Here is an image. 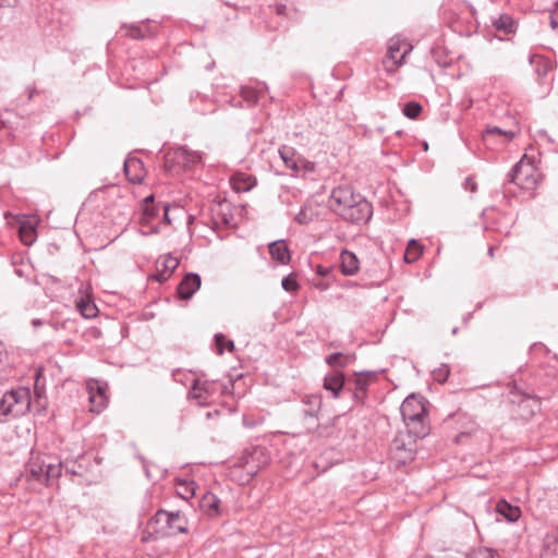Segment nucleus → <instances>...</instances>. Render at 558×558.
Segmentation results:
<instances>
[{"label":"nucleus","instance_id":"39448f33","mask_svg":"<svg viewBox=\"0 0 558 558\" xmlns=\"http://www.w3.org/2000/svg\"><path fill=\"white\" fill-rule=\"evenodd\" d=\"M509 181L523 190H534L538 182V173L530 161L522 158L509 173Z\"/></svg>","mask_w":558,"mask_h":558},{"label":"nucleus","instance_id":"6ab92c4d","mask_svg":"<svg viewBox=\"0 0 558 558\" xmlns=\"http://www.w3.org/2000/svg\"><path fill=\"white\" fill-rule=\"evenodd\" d=\"M143 163L137 158L126 159L124 162V171L132 183H141L144 175L142 173Z\"/></svg>","mask_w":558,"mask_h":558},{"label":"nucleus","instance_id":"6e6552de","mask_svg":"<svg viewBox=\"0 0 558 558\" xmlns=\"http://www.w3.org/2000/svg\"><path fill=\"white\" fill-rule=\"evenodd\" d=\"M11 415L21 416L31 408V391L28 388L20 387L5 392Z\"/></svg>","mask_w":558,"mask_h":558},{"label":"nucleus","instance_id":"20e7f679","mask_svg":"<svg viewBox=\"0 0 558 558\" xmlns=\"http://www.w3.org/2000/svg\"><path fill=\"white\" fill-rule=\"evenodd\" d=\"M150 525H155V532L162 535H172L186 531L184 520L179 512H168L159 510L150 521Z\"/></svg>","mask_w":558,"mask_h":558},{"label":"nucleus","instance_id":"f257e3e1","mask_svg":"<svg viewBox=\"0 0 558 558\" xmlns=\"http://www.w3.org/2000/svg\"><path fill=\"white\" fill-rule=\"evenodd\" d=\"M329 207L332 213L352 223L366 222L372 217V205L350 185L332 189Z\"/></svg>","mask_w":558,"mask_h":558},{"label":"nucleus","instance_id":"f03ea898","mask_svg":"<svg viewBox=\"0 0 558 558\" xmlns=\"http://www.w3.org/2000/svg\"><path fill=\"white\" fill-rule=\"evenodd\" d=\"M400 412L407 429L416 437H425L429 427L427 425V410L425 400L416 395L407 397L400 407Z\"/></svg>","mask_w":558,"mask_h":558},{"label":"nucleus","instance_id":"49530a36","mask_svg":"<svg viewBox=\"0 0 558 558\" xmlns=\"http://www.w3.org/2000/svg\"><path fill=\"white\" fill-rule=\"evenodd\" d=\"M464 189L466 191H470L471 193H475L476 192L477 185H476L475 181L471 177H468L464 180Z\"/></svg>","mask_w":558,"mask_h":558},{"label":"nucleus","instance_id":"c9c22d12","mask_svg":"<svg viewBox=\"0 0 558 558\" xmlns=\"http://www.w3.org/2000/svg\"><path fill=\"white\" fill-rule=\"evenodd\" d=\"M281 287L287 292H295L300 286L296 281L295 275L290 274L289 276L282 279Z\"/></svg>","mask_w":558,"mask_h":558},{"label":"nucleus","instance_id":"13d9d810","mask_svg":"<svg viewBox=\"0 0 558 558\" xmlns=\"http://www.w3.org/2000/svg\"><path fill=\"white\" fill-rule=\"evenodd\" d=\"M34 94H35V88L34 87H28V99H32Z\"/></svg>","mask_w":558,"mask_h":558},{"label":"nucleus","instance_id":"4468645a","mask_svg":"<svg viewBox=\"0 0 558 558\" xmlns=\"http://www.w3.org/2000/svg\"><path fill=\"white\" fill-rule=\"evenodd\" d=\"M340 268L344 276H354L360 269V262L356 255L343 250L340 254Z\"/></svg>","mask_w":558,"mask_h":558},{"label":"nucleus","instance_id":"aec40b11","mask_svg":"<svg viewBox=\"0 0 558 558\" xmlns=\"http://www.w3.org/2000/svg\"><path fill=\"white\" fill-rule=\"evenodd\" d=\"M496 512L502 515L509 522H515L521 515V510L519 507L512 506L504 499L497 502Z\"/></svg>","mask_w":558,"mask_h":558},{"label":"nucleus","instance_id":"5fc2aeb1","mask_svg":"<svg viewBox=\"0 0 558 558\" xmlns=\"http://www.w3.org/2000/svg\"><path fill=\"white\" fill-rule=\"evenodd\" d=\"M304 414L306 417H310V418L316 417V413L313 410H306V411H304Z\"/></svg>","mask_w":558,"mask_h":558},{"label":"nucleus","instance_id":"0e129e2a","mask_svg":"<svg viewBox=\"0 0 558 558\" xmlns=\"http://www.w3.org/2000/svg\"><path fill=\"white\" fill-rule=\"evenodd\" d=\"M555 5H556V9H558V1L555 3Z\"/></svg>","mask_w":558,"mask_h":558},{"label":"nucleus","instance_id":"f8f14e48","mask_svg":"<svg viewBox=\"0 0 558 558\" xmlns=\"http://www.w3.org/2000/svg\"><path fill=\"white\" fill-rule=\"evenodd\" d=\"M210 388L211 385L207 380L194 379L189 391V398L195 400L198 405H204L211 395Z\"/></svg>","mask_w":558,"mask_h":558},{"label":"nucleus","instance_id":"37998d69","mask_svg":"<svg viewBox=\"0 0 558 558\" xmlns=\"http://www.w3.org/2000/svg\"><path fill=\"white\" fill-rule=\"evenodd\" d=\"M465 558H494V554L490 549L480 548L469 554Z\"/></svg>","mask_w":558,"mask_h":558},{"label":"nucleus","instance_id":"603ef678","mask_svg":"<svg viewBox=\"0 0 558 558\" xmlns=\"http://www.w3.org/2000/svg\"><path fill=\"white\" fill-rule=\"evenodd\" d=\"M35 225L34 222H32L31 220H23L21 222V226H20V229H28V228H35Z\"/></svg>","mask_w":558,"mask_h":558},{"label":"nucleus","instance_id":"423d86ee","mask_svg":"<svg viewBox=\"0 0 558 558\" xmlns=\"http://www.w3.org/2000/svg\"><path fill=\"white\" fill-rule=\"evenodd\" d=\"M412 51V46L407 40L393 37L388 43L387 56L384 60L385 70L395 72L403 64L405 57Z\"/></svg>","mask_w":558,"mask_h":558},{"label":"nucleus","instance_id":"cd10ccee","mask_svg":"<svg viewBox=\"0 0 558 558\" xmlns=\"http://www.w3.org/2000/svg\"><path fill=\"white\" fill-rule=\"evenodd\" d=\"M493 25L496 29L504 32V34H510L514 31L513 20L508 14H502L494 20Z\"/></svg>","mask_w":558,"mask_h":558},{"label":"nucleus","instance_id":"0eeeda50","mask_svg":"<svg viewBox=\"0 0 558 558\" xmlns=\"http://www.w3.org/2000/svg\"><path fill=\"white\" fill-rule=\"evenodd\" d=\"M202 156L198 151L190 150L185 147H179L172 153L166 155L165 166L172 170L175 166L186 169L201 162Z\"/></svg>","mask_w":558,"mask_h":558},{"label":"nucleus","instance_id":"9d476101","mask_svg":"<svg viewBox=\"0 0 558 558\" xmlns=\"http://www.w3.org/2000/svg\"><path fill=\"white\" fill-rule=\"evenodd\" d=\"M202 279L198 274L187 272L177 288V295L181 300H190L199 290Z\"/></svg>","mask_w":558,"mask_h":558},{"label":"nucleus","instance_id":"ddd939ff","mask_svg":"<svg viewBox=\"0 0 558 558\" xmlns=\"http://www.w3.org/2000/svg\"><path fill=\"white\" fill-rule=\"evenodd\" d=\"M324 389L331 392L333 398H339L343 389H345V380L342 372H332L325 376Z\"/></svg>","mask_w":558,"mask_h":558},{"label":"nucleus","instance_id":"dca6fc26","mask_svg":"<svg viewBox=\"0 0 558 558\" xmlns=\"http://www.w3.org/2000/svg\"><path fill=\"white\" fill-rule=\"evenodd\" d=\"M278 154L284 166L292 170L294 175H299V162L301 156H298L295 150L289 146H282L279 148Z\"/></svg>","mask_w":558,"mask_h":558},{"label":"nucleus","instance_id":"79ce46f5","mask_svg":"<svg viewBox=\"0 0 558 558\" xmlns=\"http://www.w3.org/2000/svg\"><path fill=\"white\" fill-rule=\"evenodd\" d=\"M449 374H450V372H449V368L447 365H442L441 367H439L433 372L434 379L439 383L446 381Z\"/></svg>","mask_w":558,"mask_h":558},{"label":"nucleus","instance_id":"4be33fe9","mask_svg":"<svg viewBox=\"0 0 558 558\" xmlns=\"http://www.w3.org/2000/svg\"><path fill=\"white\" fill-rule=\"evenodd\" d=\"M46 466L47 463L44 460L33 457L26 465V471L33 480L43 483Z\"/></svg>","mask_w":558,"mask_h":558},{"label":"nucleus","instance_id":"f3484780","mask_svg":"<svg viewBox=\"0 0 558 558\" xmlns=\"http://www.w3.org/2000/svg\"><path fill=\"white\" fill-rule=\"evenodd\" d=\"M319 216L318 205L314 202H306L295 216V221L300 225H308Z\"/></svg>","mask_w":558,"mask_h":558},{"label":"nucleus","instance_id":"e433bc0d","mask_svg":"<svg viewBox=\"0 0 558 558\" xmlns=\"http://www.w3.org/2000/svg\"><path fill=\"white\" fill-rule=\"evenodd\" d=\"M368 387V380L366 378H363V377H357L354 379V398L355 399H361L362 398V395L366 391Z\"/></svg>","mask_w":558,"mask_h":558},{"label":"nucleus","instance_id":"a211bd4d","mask_svg":"<svg viewBox=\"0 0 558 558\" xmlns=\"http://www.w3.org/2000/svg\"><path fill=\"white\" fill-rule=\"evenodd\" d=\"M269 254L272 259L280 264H288L290 262V252L284 240L271 242L269 244Z\"/></svg>","mask_w":558,"mask_h":558},{"label":"nucleus","instance_id":"e2e57ef3","mask_svg":"<svg viewBox=\"0 0 558 558\" xmlns=\"http://www.w3.org/2000/svg\"><path fill=\"white\" fill-rule=\"evenodd\" d=\"M458 332V328H453L452 333L456 335Z\"/></svg>","mask_w":558,"mask_h":558},{"label":"nucleus","instance_id":"680f3d73","mask_svg":"<svg viewBox=\"0 0 558 558\" xmlns=\"http://www.w3.org/2000/svg\"><path fill=\"white\" fill-rule=\"evenodd\" d=\"M318 288L322 289V290H326V289H328V284L327 283H320V284H318Z\"/></svg>","mask_w":558,"mask_h":558},{"label":"nucleus","instance_id":"2f4dec72","mask_svg":"<svg viewBox=\"0 0 558 558\" xmlns=\"http://www.w3.org/2000/svg\"><path fill=\"white\" fill-rule=\"evenodd\" d=\"M326 363L329 366L345 367L349 364L350 356L343 355L341 352H335L326 357Z\"/></svg>","mask_w":558,"mask_h":558},{"label":"nucleus","instance_id":"c85d7f7f","mask_svg":"<svg viewBox=\"0 0 558 558\" xmlns=\"http://www.w3.org/2000/svg\"><path fill=\"white\" fill-rule=\"evenodd\" d=\"M532 63L535 65V71L539 77L546 76L551 70V64L549 60L544 57H534L532 59Z\"/></svg>","mask_w":558,"mask_h":558},{"label":"nucleus","instance_id":"412c9836","mask_svg":"<svg viewBox=\"0 0 558 558\" xmlns=\"http://www.w3.org/2000/svg\"><path fill=\"white\" fill-rule=\"evenodd\" d=\"M219 502L220 500L215 494L207 492L202 496L199 507L204 513L211 517L218 514Z\"/></svg>","mask_w":558,"mask_h":558},{"label":"nucleus","instance_id":"5701e85b","mask_svg":"<svg viewBox=\"0 0 558 558\" xmlns=\"http://www.w3.org/2000/svg\"><path fill=\"white\" fill-rule=\"evenodd\" d=\"M541 558H558V533L545 536Z\"/></svg>","mask_w":558,"mask_h":558},{"label":"nucleus","instance_id":"a19ab883","mask_svg":"<svg viewBox=\"0 0 558 558\" xmlns=\"http://www.w3.org/2000/svg\"><path fill=\"white\" fill-rule=\"evenodd\" d=\"M315 170V165L314 162L312 161H308L304 158H300V162H299V175L300 174H306V173H311Z\"/></svg>","mask_w":558,"mask_h":558},{"label":"nucleus","instance_id":"052dcab7","mask_svg":"<svg viewBox=\"0 0 558 558\" xmlns=\"http://www.w3.org/2000/svg\"><path fill=\"white\" fill-rule=\"evenodd\" d=\"M494 251H495V247H494V246H490V247L488 248V254H489V256H490V257H494Z\"/></svg>","mask_w":558,"mask_h":558},{"label":"nucleus","instance_id":"f704fd0d","mask_svg":"<svg viewBox=\"0 0 558 558\" xmlns=\"http://www.w3.org/2000/svg\"><path fill=\"white\" fill-rule=\"evenodd\" d=\"M19 235L25 245H32L37 238L35 228L19 229Z\"/></svg>","mask_w":558,"mask_h":558},{"label":"nucleus","instance_id":"ea45409f","mask_svg":"<svg viewBox=\"0 0 558 558\" xmlns=\"http://www.w3.org/2000/svg\"><path fill=\"white\" fill-rule=\"evenodd\" d=\"M180 487L183 489L179 494L184 498L187 499L189 497H192L195 495L196 484L194 482H184L180 484Z\"/></svg>","mask_w":558,"mask_h":558},{"label":"nucleus","instance_id":"b1692460","mask_svg":"<svg viewBox=\"0 0 558 558\" xmlns=\"http://www.w3.org/2000/svg\"><path fill=\"white\" fill-rule=\"evenodd\" d=\"M76 308L84 318H94L98 313L96 304L88 298H81L77 300Z\"/></svg>","mask_w":558,"mask_h":558},{"label":"nucleus","instance_id":"58836bf2","mask_svg":"<svg viewBox=\"0 0 558 558\" xmlns=\"http://www.w3.org/2000/svg\"><path fill=\"white\" fill-rule=\"evenodd\" d=\"M241 96L244 100L252 105L256 104L259 97L258 92L252 87H242Z\"/></svg>","mask_w":558,"mask_h":558},{"label":"nucleus","instance_id":"de8ad7c7","mask_svg":"<svg viewBox=\"0 0 558 558\" xmlns=\"http://www.w3.org/2000/svg\"><path fill=\"white\" fill-rule=\"evenodd\" d=\"M316 272L322 277H327L332 272V267L318 265L316 267Z\"/></svg>","mask_w":558,"mask_h":558},{"label":"nucleus","instance_id":"c756f323","mask_svg":"<svg viewBox=\"0 0 558 558\" xmlns=\"http://www.w3.org/2000/svg\"><path fill=\"white\" fill-rule=\"evenodd\" d=\"M11 371L8 367V353L5 344L0 341V383L10 376Z\"/></svg>","mask_w":558,"mask_h":558},{"label":"nucleus","instance_id":"4c0bfd02","mask_svg":"<svg viewBox=\"0 0 558 558\" xmlns=\"http://www.w3.org/2000/svg\"><path fill=\"white\" fill-rule=\"evenodd\" d=\"M215 342L217 347V351L219 354L223 353V344L227 342V348L229 351H232L234 349V343L231 340H226V337L222 333H216L215 335Z\"/></svg>","mask_w":558,"mask_h":558},{"label":"nucleus","instance_id":"3c124183","mask_svg":"<svg viewBox=\"0 0 558 558\" xmlns=\"http://www.w3.org/2000/svg\"><path fill=\"white\" fill-rule=\"evenodd\" d=\"M143 466H144V470H145V474H146V476H147L148 478H150V480H154V478H155V475L153 474V472H151V470H150V466H151V465H150V463H146V462H145Z\"/></svg>","mask_w":558,"mask_h":558},{"label":"nucleus","instance_id":"1a4fd4ad","mask_svg":"<svg viewBox=\"0 0 558 558\" xmlns=\"http://www.w3.org/2000/svg\"><path fill=\"white\" fill-rule=\"evenodd\" d=\"M179 264L180 260L171 254L160 256L156 262V272L151 278L160 283L167 281Z\"/></svg>","mask_w":558,"mask_h":558},{"label":"nucleus","instance_id":"2eb2a0df","mask_svg":"<svg viewBox=\"0 0 558 558\" xmlns=\"http://www.w3.org/2000/svg\"><path fill=\"white\" fill-rule=\"evenodd\" d=\"M166 203H155L154 195L144 198L142 223H148L162 210Z\"/></svg>","mask_w":558,"mask_h":558},{"label":"nucleus","instance_id":"7ed1b4c3","mask_svg":"<svg viewBox=\"0 0 558 558\" xmlns=\"http://www.w3.org/2000/svg\"><path fill=\"white\" fill-rule=\"evenodd\" d=\"M420 437L414 436L408 429L407 433H399L396 435L391 442V452L393 459L399 464H407L414 459L416 452V439Z\"/></svg>","mask_w":558,"mask_h":558},{"label":"nucleus","instance_id":"6e6d98bb","mask_svg":"<svg viewBox=\"0 0 558 558\" xmlns=\"http://www.w3.org/2000/svg\"><path fill=\"white\" fill-rule=\"evenodd\" d=\"M550 27L551 29H556L558 27V22L553 16H550Z\"/></svg>","mask_w":558,"mask_h":558},{"label":"nucleus","instance_id":"bb28decb","mask_svg":"<svg viewBox=\"0 0 558 558\" xmlns=\"http://www.w3.org/2000/svg\"><path fill=\"white\" fill-rule=\"evenodd\" d=\"M423 253L422 246L415 239H411L408 243L405 253H404V262L408 264H412L416 262Z\"/></svg>","mask_w":558,"mask_h":558},{"label":"nucleus","instance_id":"473e14b6","mask_svg":"<svg viewBox=\"0 0 558 558\" xmlns=\"http://www.w3.org/2000/svg\"><path fill=\"white\" fill-rule=\"evenodd\" d=\"M264 450L262 448H254L253 451L248 456H244L245 460L244 465L246 466V471L250 474H255L257 472L258 466L251 465V461H253L256 457L263 456Z\"/></svg>","mask_w":558,"mask_h":558},{"label":"nucleus","instance_id":"7c9ffc66","mask_svg":"<svg viewBox=\"0 0 558 558\" xmlns=\"http://www.w3.org/2000/svg\"><path fill=\"white\" fill-rule=\"evenodd\" d=\"M61 468H62V465L60 463L59 464L47 463L43 483H45L46 485H49L51 483V481L58 478L61 475Z\"/></svg>","mask_w":558,"mask_h":558},{"label":"nucleus","instance_id":"9b49d317","mask_svg":"<svg viewBox=\"0 0 558 558\" xmlns=\"http://www.w3.org/2000/svg\"><path fill=\"white\" fill-rule=\"evenodd\" d=\"M515 136L513 131H506L498 126H487L483 132V141L485 145L493 148L495 144L506 145Z\"/></svg>","mask_w":558,"mask_h":558},{"label":"nucleus","instance_id":"8fccbe9b","mask_svg":"<svg viewBox=\"0 0 558 558\" xmlns=\"http://www.w3.org/2000/svg\"><path fill=\"white\" fill-rule=\"evenodd\" d=\"M162 219H163V222L165 223H170V218H169V205L168 204H165L162 210Z\"/></svg>","mask_w":558,"mask_h":558},{"label":"nucleus","instance_id":"a18cd8bd","mask_svg":"<svg viewBox=\"0 0 558 558\" xmlns=\"http://www.w3.org/2000/svg\"><path fill=\"white\" fill-rule=\"evenodd\" d=\"M88 385H94L95 395H100L101 397L107 396V385H100L97 380H93L88 383Z\"/></svg>","mask_w":558,"mask_h":558},{"label":"nucleus","instance_id":"09e8293b","mask_svg":"<svg viewBox=\"0 0 558 558\" xmlns=\"http://www.w3.org/2000/svg\"><path fill=\"white\" fill-rule=\"evenodd\" d=\"M19 0H0V9L2 8H15Z\"/></svg>","mask_w":558,"mask_h":558},{"label":"nucleus","instance_id":"864d4df0","mask_svg":"<svg viewBox=\"0 0 558 558\" xmlns=\"http://www.w3.org/2000/svg\"><path fill=\"white\" fill-rule=\"evenodd\" d=\"M438 558H459L458 554L456 553H444L441 556H439Z\"/></svg>","mask_w":558,"mask_h":558},{"label":"nucleus","instance_id":"72a5a7b5","mask_svg":"<svg viewBox=\"0 0 558 558\" xmlns=\"http://www.w3.org/2000/svg\"><path fill=\"white\" fill-rule=\"evenodd\" d=\"M422 111V106L416 101H409L404 105L402 112L407 118L415 119Z\"/></svg>","mask_w":558,"mask_h":558},{"label":"nucleus","instance_id":"c03bdc74","mask_svg":"<svg viewBox=\"0 0 558 558\" xmlns=\"http://www.w3.org/2000/svg\"><path fill=\"white\" fill-rule=\"evenodd\" d=\"M11 415V411L9 408V401L7 395L4 393L0 399V416Z\"/></svg>","mask_w":558,"mask_h":558},{"label":"nucleus","instance_id":"4d7b16f0","mask_svg":"<svg viewBox=\"0 0 558 558\" xmlns=\"http://www.w3.org/2000/svg\"><path fill=\"white\" fill-rule=\"evenodd\" d=\"M32 325H33L34 327H39V326H41V325H43V322H41V319H39V318H35V319H33V320H32Z\"/></svg>","mask_w":558,"mask_h":558},{"label":"nucleus","instance_id":"a878e982","mask_svg":"<svg viewBox=\"0 0 558 558\" xmlns=\"http://www.w3.org/2000/svg\"><path fill=\"white\" fill-rule=\"evenodd\" d=\"M122 29L125 31L126 36L133 39H143L150 34L144 24H123Z\"/></svg>","mask_w":558,"mask_h":558},{"label":"nucleus","instance_id":"393cba45","mask_svg":"<svg viewBox=\"0 0 558 558\" xmlns=\"http://www.w3.org/2000/svg\"><path fill=\"white\" fill-rule=\"evenodd\" d=\"M88 390V399L90 403L89 410L95 413H100L108 403V397H101L100 395H95L94 385H87Z\"/></svg>","mask_w":558,"mask_h":558},{"label":"nucleus","instance_id":"bf43d9fd","mask_svg":"<svg viewBox=\"0 0 558 558\" xmlns=\"http://www.w3.org/2000/svg\"><path fill=\"white\" fill-rule=\"evenodd\" d=\"M243 424L245 426H247V427H252L253 426L252 422H248L246 417L243 418Z\"/></svg>","mask_w":558,"mask_h":558}]
</instances>
